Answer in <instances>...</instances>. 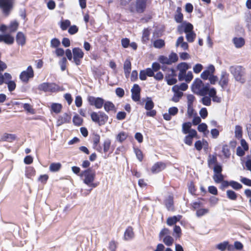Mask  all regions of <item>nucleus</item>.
Returning a JSON list of instances; mask_svg holds the SVG:
<instances>
[{"instance_id":"41","label":"nucleus","mask_w":251,"mask_h":251,"mask_svg":"<svg viewBox=\"0 0 251 251\" xmlns=\"http://www.w3.org/2000/svg\"><path fill=\"white\" fill-rule=\"evenodd\" d=\"M127 138V134L126 132L122 131L119 133L117 135L116 140L120 143H123Z\"/></svg>"},{"instance_id":"57","label":"nucleus","mask_w":251,"mask_h":251,"mask_svg":"<svg viewBox=\"0 0 251 251\" xmlns=\"http://www.w3.org/2000/svg\"><path fill=\"white\" fill-rule=\"evenodd\" d=\"M224 176L222 173L217 174L216 176L213 175V178L214 181L217 183H220L224 180Z\"/></svg>"},{"instance_id":"30","label":"nucleus","mask_w":251,"mask_h":251,"mask_svg":"<svg viewBox=\"0 0 251 251\" xmlns=\"http://www.w3.org/2000/svg\"><path fill=\"white\" fill-rule=\"evenodd\" d=\"M150 35V29L148 28H144L143 31L142 41L143 43H145L149 40V36Z\"/></svg>"},{"instance_id":"20","label":"nucleus","mask_w":251,"mask_h":251,"mask_svg":"<svg viewBox=\"0 0 251 251\" xmlns=\"http://www.w3.org/2000/svg\"><path fill=\"white\" fill-rule=\"evenodd\" d=\"M210 88V84L208 83L204 84L201 87L200 91H197V94L200 96L206 95L208 94V91Z\"/></svg>"},{"instance_id":"59","label":"nucleus","mask_w":251,"mask_h":251,"mask_svg":"<svg viewBox=\"0 0 251 251\" xmlns=\"http://www.w3.org/2000/svg\"><path fill=\"white\" fill-rule=\"evenodd\" d=\"M169 59L171 61V64L177 61L178 59L177 54L175 52H172L169 55Z\"/></svg>"},{"instance_id":"43","label":"nucleus","mask_w":251,"mask_h":251,"mask_svg":"<svg viewBox=\"0 0 251 251\" xmlns=\"http://www.w3.org/2000/svg\"><path fill=\"white\" fill-rule=\"evenodd\" d=\"M216 163H219L217 161V158L216 154H213L212 158H209L207 160L208 166L211 168L212 165L216 164Z\"/></svg>"},{"instance_id":"62","label":"nucleus","mask_w":251,"mask_h":251,"mask_svg":"<svg viewBox=\"0 0 251 251\" xmlns=\"http://www.w3.org/2000/svg\"><path fill=\"white\" fill-rule=\"evenodd\" d=\"M228 245V241H224L220 243L217 245V248L221 251H224L226 249Z\"/></svg>"},{"instance_id":"5","label":"nucleus","mask_w":251,"mask_h":251,"mask_svg":"<svg viewBox=\"0 0 251 251\" xmlns=\"http://www.w3.org/2000/svg\"><path fill=\"white\" fill-rule=\"evenodd\" d=\"M34 71L31 66L29 65L27 67L25 71H22L19 76L21 80L25 83H27L30 78L34 77Z\"/></svg>"},{"instance_id":"28","label":"nucleus","mask_w":251,"mask_h":251,"mask_svg":"<svg viewBox=\"0 0 251 251\" xmlns=\"http://www.w3.org/2000/svg\"><path fill=\"white\" fill-rule=\"evenodd\" d=\"M206 144L207 146H208V144L206 140L203 139L202 142H201V140H197L195 143V149L198 151H200L201 150V149L203 148V146L204 144Z\"/></svg>"},{"instance_id":"8","label":"nucleus","mask_w":251,"mask_h":251,"mask_svg":"<svg viewBox=\"0 0 251 251\" xmlns=\"http://www.w3.org/2000/svg\"><path fill=\"white\" fill-rule=\"evenodd\" d=\"M141 89L137 84H134L131 89L132 100L135 102L140 100Z\"/></svg>"},{"instance_id":"19","label":"nucleus","mask_w":251,"mask_h":251,"mask_svg":"<svg viewBox=\"0 0 251 251\" xmlns=\"http://www.w3.org/2000/svg\"><path fill=\"white\" fill-rule=\"evenodd\" d=\"M16 41L19 45L24 46L25 43V37L22 32L19 31L16 36Z\"/></svg>"},{"instance_id":"17","label":"nucleus","mask_w":251,"mask_h":251,"mask_svg":"<svg viewBox=\"0 0 251 251\" xmlns=\"http://www.w3.org/2000/svg\"><path fill=\"white\" fill-rule=\"evenodd\" d=\"M104 110L109 113L110 111H112L114 112H116L117 109L114 103L111 101L104 100V104L103 105Z\"/></svg>"},{"instance_id":"13","label":"nucleus","mask_w":251,"mask_h":251,"mask_svg":"<svg viewBox=\"0 0 251 251\" xmlns=\"http://www.w3.org/2000/svg\"><path fill=\"white\" fill-rule=\"evenodd\" d=\"M202 85H203L202 81L199 78H196L191 85L192 92L197 94V91H200Z\"/></svg>"},{"instance_id":"63","label":"nucleus","mask_w":251,"mask_h":251,"mask_svg":"<svg viewBox=\"0 0 251 251\" xmlns=\"http://www.w3.org/2000/svg\"><path fill=\"white\" fill-rule=\"evenodd\" d=\"M78 31V27L75 25H71L68 29V32L71 35H74Z\"/></svg>"},{"instance_id":"9","label":"nucleus","mask_w":251,"mask_h":251,"mask_svg":"<svg viewBox=\"0 0 251 251\" xmlns=\"http://www.w3.org/2000/svg\"><path fill=\"white\" fill-rule=\"evenodd\" d=\"M229 82V74L224 70L221 72V75L220 76V80L218 82L219 85L225 89L228 85Z\"/></svg>"},{"instance_id":"31","label":"nucleus","mask_w":251,"mask_h":251,"mask_svg":"<svg viewBox=\"0 0 251 251\" xmlns=\"http://www.w3.org/2000/svg\"><path fill=\"white\" fill-rule=\"evenodd\" d=\"M35 175V170L32 167L29 166L26 168L25 175L27 178H31Z\"/></svg>"},{"instance_id":"35","label":"nucleus","mask_w":251,"mask_h":251,"mask_svg":"<svg viewBox=\"0 0 251 251\" xmlns=\"http://www.w3.org/2000/svg\"><path fill=\"white\" fill-rule=\"evenodd\" d=\"M73 122L74 125L76 126H80L83 123V119L78 115L75 114L73 118Z\"/></svg>"},{"instance_id":"36","label":"nucleus","mask_w":251,"mask_h":251,"mask_svg":"<svg viewBox=\"0 0 251 251\" xmlns=\"http://www.w3.org/2000/svg\"><path fill=\"white\" fill-rule=\"evenodd\" d=\"M158 60L162 65H171V61L169 60V58L163 55H160Z\"/></svg>"},{"instance_id":"21","label":"nucleus","mask_w":251,"mask_h":251,"mask_svg":"<svg viewBox=\"0 0 251 251\" xmlns=\"http://www.w3.org/2000/svg\"><path fill=\"white\" fill-rule=\"evenodd\" d=\"M99 114L100 117L99 126H101L104 125L108 120V116L106 115L104 112L101 111H99Z\"/></svg>"},{"instance_id":"23","label":"nucleus","mask_w":251,"mask_h":251,"mask_svg":"<svg viewBox=\"0 0 251 251\" xmlns=\"http://www.w3.org/2000/svg\"><path fill=\"white\" fill-rule=\"evenodd\" d=\"M233 42L236 48L242 47L245 43V40L243 37H234L233 39Z\"/></svg>"},{"instance_id":"4","label":"nucleus","mask_w":251,"mask_h":251,"mask_svg":"<svg viewBox=\"0 0 251 251\" xmlns=\"http://www.w3.org/2000/svg\"><path fill=\"white\" fill-rule=\"evenodd\" d=\"M14 0H0V8L5 16H8L13 7Z\"/></svg>"},{"instance_id":"51","label":"nucleus","mask_w":251,"mask_h":251,"mask_svg":"<svg viewBox=\"0 0 251 251\" xmlns=\"http://www.w3.org/2000/svg\"><path fill=\"white\" fill-rule=\"evenodd\" d=\"M197 129L199 132H203V133H205V132H208L207 126L204 123L200 124L198 126Z\"/></svg>"},{"instance_id":"54","label":"nucleus","mask_w":251,"mask_h":251,"mask_svg":"<svg viewBox=\"0 0 251 251\" xmlns=\"http://www.w3.org/2000/svg\"><path fill=\"white\" fill-rule=\"evenodd\" d=\"M174 236L179 238L181 235V229L179 226L175 225L174 227Z\"/></svg>"},{"instance_id":"24","label":"nucleus","mask_w":251,"mask_h":251,"mask_svg":"<svg viewBox=\"0 0 251 251\" xmlns=\"http://www.w3.org/2000/svg\"><path fill=\"white\" fill-rule=\"evenodd\" d=\"M134 236V232L133 231V228L129 226L126 229L124 233V238L126 240H128L132 238Z\"/></svg>"},{"instance_id":"38","label":"nucleus","mask_w":251,"mask_h":251,"mask_svg":"<svg viewBox=\"0 0 251 251\" xmlns=\"http://www.w3.org/2000/svg\"><path fill=\"white\" fill-rule=\"evenodd\" d=\"M242 127L239 125H236L235 127V137L239 139L242 138Z\"/></svg>"},{"instance_id":"40","label":"nucleus","mask_w":251,"mask_h":251,"mask_svg":"<svg viewBox=\"0 0 251 251\" xmlns=\"http://www.w3.org/2000/svg\"><path fill=\"white\" fill-rule=\"evenodd\" d=\"M226 196L229 200L235 201L237 199V194L233 190H228L226 191Z\"/></svg>"},{"instance_id":"15","label":"nucleus","mask_w":251,"mask_h":251,"mask_svg":"<svg viewBox=\"0 0 251 251\" xmlns=\"http://www.w3.org/2000/svg\"><path fill=\"white\" fill-rule=\"evenodd\" d=\"M71 116L68 113H65L62 116H59L57 120V126H60L64 123H69L71 122Z\"/></svg>"},{"instance_id":"29","label":"nucleus","mask_w":251,"mask_h":251,"mask_svg":"<svg viewBox=\"0 0 251 251\" xmlns=\"http://www.w3.org/2000/svg\"><path fill=\"white\" fill-rule=\"evenodd\" d=\"M153 45L156 49H161L165 46V42L162 39H157L154 41Z\"/></svg>"},{"instance_id":"27","label":"nucleus","mask_w":251,"mask_h":251,"mask_svg":"<svg viewBox=\"0 0 251 251\" xmlns=\"http://www.w3.org/2000/svg\"><path fill=\"white\" fill-rule=\"evenodd\" d=\"M154 106V103L152 100L151 97H147L146 98V101L145 105V108L147 110H149L153 109Z\"/></svg>"},{"instance_id":"16","label":"nucleus","mask_w":251,"mask_h":251,"mask_svg":"<svg viewBox=\"0 0 251 251\" xmlns=\"http://www.w3.org/2000/svg\"><path fill=\"white\" fill-rule=\"evenodd\" d=\"M164 204L167 209L168 211H174L175 209L174 204L173 196L169 195L168 198L165 200Z\"/></svg>"},{"instance_id":"14","label":"nucleus","mask_w":251,"mask_h":251,"mask_svg":"<svg viewBox=\"0 0 251 251\" xmlns=\"http://www.w3.org/2000/svg\"><path fill=\"white\" fill-rule=\"evenodd\" d=\"M3 42L7 45H12L14 42V38L9 33L0 34V42Z\"/></svg>"},{"instance_id":"58","label":"nucleus","mask_w":251,"mask_h":251,"mask_svg":"<svg viewBox=\"0 0 251 251\" xmlns=\"http://www.w3.org/2000/svg\"><path fill=\"white\" fill-rule=\"evenodd\" d=\"M16 136L13 134L5 133L3 136L4 140L8 142H12L15 140Z\"/></svg>"},{"instance_id":"33","label":"nucleus","mask_w":251,"mask_h":251,"mask_svg":"<svg viewBox=\"0 0 251 251\" xmlns=\"http://www.w3.org/2000/svg\"><path fill=\"white\" fill-rule=\"evenodd\" d=\"M222 152L226 158H228L231 155L230 150L226 144L223 145Z\"/></svg>"},{"instance_id":"6","label":"nucleus","mask_w":251,"mask_h":251,"mask_svg":"<svg viewBox=\"0 0 251 251\" xmlns=\"http://www.w3.org/2000/svg\"><path fill=\"white\" fill-rule=\"evenodd\" d=\"M104 100L101 97H95L88 96L87 101L91 106H94L97 109H100L104 104Z\"/></svg>"},{"instance_id":"48","label":"nucleus","mask_w":251,"mask_h":251,"mask_svg":"<svg viewBox=\"0 0 251 251\" xmlns=\"http://www.w3.org/2000/svg\"><path fill=\"white\" fill-rule=\"evenodd\" d=\"M186 34V38L187 40L190 43L194 42L196 37V33L194 31H191Z\"/></svg>"},{"instance_id":"7","label":"nucleus","mask_w":251,"mask_h":251,"mask_svg":"<svg viewBox=\"0 0 251 251\" xmlns=\"http://www.w3.org/2000/svg\"><path fill=\"white\" fill-rule=\"evenodd\" d=\"M73 60L76 66L81 64L82 59L84 57V52L82 50L78 47H75L73 49Z\"/></svg>"},{"instance_id":"12","label":"nucleus","mask_w":251,"mask_h":251,"mask_svg":"<svg viewBox=\"0 0 251 251\" xmlns=\"http://www.w3.org/2000/svg\"><path fill=\"white\" fill-rule=\"evenodd\" d=\"M166 167V165L165 163L162 162H157L151 167V171L152 174H157Z\"/></svg>"},{"instance_id":"50","label":"nucleus","mask_w":251,"mask_h":251,"mask_svg":"<svg viewBox=\"0 0 251 251\" xmlns=\"http://www.w3.org/2000/svg\"><path fill=\"white\" fill-rule=\"evenodd\" d=\"M230 186L235 190H239L242 188V184L236 181L230 180Z\"/></svg>"},{"instance_id":"25","label":"nucleus","mask_w":251,"mask_h":251,"mask_svg":"<svg viewBox=\"0 0 251 251\" xmlns=\"http://www.w3.org/2000/svg\"><path fill=\"white\" fill-rule=\"evenodd\" d=\"M62 108V104L59 103H52L50 106L51 111L56 114L60 113Z\"/></svg>"},{"instance_id":"60","label":"nucleus","mask_w":251,"mask_h":251,"mask_svg":"<svg viewBox=\"0 0 251 251\" xmlns=\"http://www.w3.org/2000/svg\"><path fill=\"white\" fill-rule=\"evenodd\" d=\"M23 108L27 112L34 114L35 113L34 109H33L30 104L28 103H25L23 104Z\"/></svg>"},{"instance_id":"45","label":"nucleus","mask_w":251,"mask_h":251,"mask_svg":"<svg viewBox=\"0 0 251 251\" xmlns=\"http://www.w3.org/2000/svg\"><path fill=\"white\" fill-rule=\"evenodd\" d=\"M163 242L166 245L170 246L174 242V239L170 235H166L163 239Z\"/></svg>"},{"instance_id":"64","label":"nucleus","mask_w":251,"mask_h":251,"mask_svg":"<svg viewBox=\"0 0 251 251\" xmlns=\"http://www.w3.org/2000/svg\"><path fill=\"white\" fill-rule=\"evenodd\" d=\"M165 80L167 81V83L169 85H174L177 82V79L175 78V77H166V75L165 76Z\"/></svg>"},{"instance_id":"44","label":"nucleus","mask_w":251,"mask_h":251,"mask_svg":"<svg viewBox=\"0 0 251 251\" xmlns=\"http://www.w3.org/2000/svg\"><path fill=\"white\" fill-rule=\"evenodd\" d=\"M71 25V22L69 20H65L60 22V28L62 30H66Z\"/></svg>"},{"instance_id":"18","label":"nucleus","mask_w":251,"mask_h":251,"mask_svg":"<svg viewBox=\"0 0 251 251\" xmlns=\"http://www.w3.org/2000/svg\"><path fill=\"white\" fill-rule=\"evenodd\" d=\"M182 217V216L180 215L170 217L167 220V224L169 226H173L179 221Z\"/></svg>"},{"instance_id":"61","label":"nucleus","mask_w":251,"mask_h":251,"mask_svg":"<svg viewBox=\"0 0 251 251\" xmlns=\"http://www.w3.org/2000/svg\"><path fill=\"white\" fill-rule=\"evenodd\" d=\"M67 60L66 57H63L61 60L59 62V64L60 66L62 71H64L66 69V63Z\"/></svg>"},{"instance_id":"39","label":"nucleus","mask_w":251,"mask_h":251,"mask_svg":"<svg viewBox=\"0 0 251 251\" xmlns=\"http://www.w3.org/2000/svg\"><path fill=\"white\" fill-rule=\"evenodd\" d=\"M111 140L109 138H106L103 142V151L106 153L109 151L111 147Z\"/></svg>"},{"instance_id":"55","label":"nucleus","mask_w":251,"mask_h":251,"mask_svg":"<svg viewBox=\"0 0 251 251\" xmlns=\"http://www.w3.org/2000/svg\"><path fill=\"white\" fill-rule=\"evenodd\" d=\"M208 209L206 208H200L196 211V216L201 217L208 213Z\"/></svg>"},{"instance_id":"1","label":"nucleus","mask_w":251,"mask_h":251,"mask_svg":"<svg viewBox=\"0 0 251 251\" xmlns=\"http://www.w3.org/2000/svg\"><path fill=\"white\" fill-rule=\"evenodd\" d=\"M229 70L236 81L242 83L245 82V79L243 78L245 75V69L243 67L240 65L231 66Z\"/></svg>"},{"instance_id":"52","label":"nucleus","mask_w":251,"mask_h":251,"mask_svg":"<svg viewBox=\"0 0 251 251\" xmlns=\"http://www.w3.org/2000/svg\"><path fill=\"white\" fill-rule=\"evenodd\" d=\"M134 151L138 160L141 162L143 159V155L141 150L138 148H134Z\"/></svg>"},{"instance_id":"47","label":"nucleus","mask_w":251,"mask_h":251,"mask_svg":"<svg viewBox=\"0 0 251 251\" xmlns=\"http://www.w3.org/2000/svg\"><path fill=\"white\" fill-rule=\"evenodd\" d=\"M5 83L7 84L8 89L10 92L13 91L16 87V84L13 80L5 81Z\"/></svg>"},{"instance_id":"11","label":"nucleus","mask_w":251,"mask_h":251,"mask_svg":"<svg viewBox=\"0 0 251 251\" xmlns=\"http://www.w3.org/2000/svg\"><path fill=\"white\" fill-rule=\"evenodd\" d=\"M148 0H136L135 11L137 13H143L146 10Z\"/></svg>"},{"instance_id":"32","label":"nucleus","mask_w":251,"mask_h":251,"mask_svg":"<svg viewBox=\"0 0 251 251\" xmlns=\"http://www.w3.org/2000/svg\"><path fill=\"white\" fill-rule=\"evenodd\" d=\"M61 168L60 163H52L50 166V171L51 172H56L59 171Z\"/></svg>"},{"instance_id":"10","label":"nucleus","mask_w":251,"mask_h":251,"mask_svg":"<svg viewBox=\"0 0 251 251\" xmlns=\"http://www.w3.org/2000/svg\"><path fill=\"white\" fill-rule=\"evenodd\" d=\"M194 138H198V133L195 129L191 130V132L186 135L184 139V143L189 146H191L193 144V141Z\"/></svg>"},{"instance_id":"34","label":"nucleus","mask_w":251,"mask_h":251,"mask_svg":"<svg viewBox=\"0 0 251 251\" xmlns=\"http://www.w3.org/2000/svg\"><path fill=\"white\" fill-rule=\"evenodd\" d=\"M183 31L185 33H189L191 31H193V25L192 24L189 22H187L186 21L183 22Z\"/></svg>"},{"instance_id":"22","label":"nucleus","mask_w":251,"mask_h":251,"mask_svg":"<svg viewBox=\"0 0 251 251\" xmlns=\"http://www.w3.org/2000/svg\"><path fill=\"white\" fill-rule=\"evenodd\" d=\"M192 123L190 122H187L183 123L182 126V132L183 134H187L191 132V130L194 129L192 128Z\"/></svg>"},{"instance_id":"53","label":"nucleus","mask_w":251,"mask_h":251,"mask_svg":"<svg viewBox=\"0 0 251 251\" xmlns=\"http://www.w3.org/2000/svg\"><path fill=\"white\" fill-rule=\"evenodd\" d=\"M100 141V136L98 133H94L93 138V148H95L98 146Z\"/></svg>"},{"instance_id":"3","label":"nucleus","mask_w":251,"mask_h":251,"mask_svg":"<svg viewBox=\"0 0 251 251\" xmlns=\"http://www.w3.org/2000/svg\"><path fill=\"white\" fill-rule=\"evenodd\" d=\"M79 176L81 177L84 176L83 183L86 185H89V184L93 182L95 180L96 172L91 168H88L83 171L79 175Z\"/></svg>"},{"instance_id":"56","label":"nucleus","mask_w":251,"mask_h":251,"mask_svg":"<svg viewBox=\"0 0 251 251\" xmlns=\"http://www.w3.org/2000/svg\"><path fill=\"white\" fill-rule=\"evenodd\" d=\"M201 118L199 116L197 115V112H195L194 115L193 116V119L192 120V122H191L192 125L194 126L199 125L201 122Z\"/></svg>"},{"instance_id":"37","label":"nucleus","mask_w":251,"mask_h":251,"mask_svg":"<svg viewBox=\"0 0 251 251\" xmlns=\"http://www.w3.org/2000/svg\"><path fill=\"white\" fill-rule=\"evenodd\" d=\"M213 169L214 172V175H215L216 176L217 174H221L222 173L223 166L220 163H216V164L214 165Z\"/></svg>"},{"instance_id":"49","label":"nucleus","mask_w":251,"mask_h":251,"mask_svg":"<svg viewBox=\"0 0 251 251\" xmlns=\"http://www.w3.org/2000/svg\"><path fill=\"white\" fill-rule=\"evenodd\" d=\"M90 116H91V118L92 121L93 122L97 123L99 125L100 117H99V112L98 113L96 112H92L91 113Z\"/></svg>"},{"instance_id":"2","label":"nucleus","mask_w":251,"mask_h":251,"mask_svg":"<svg viewBox=\"0 0 251 251\" xmlns=\"http://www.w3.org/2000/svg\"><path fill=\"white\" fill-rule=\"evenodd\" d=\"M40 91L44 92L56 93L63 90V88L53 82H43L38 86Z\"/></svg>"},{"instance_id":"46","label":"nucleus","mask_w":251,"mask_h":251,"mask_svg":"<svg viewBox=\"0 0 251 251\" xmlns=\"http://www.w3.org/2000/svg\"><path fill=\"white\" fill-rule=\"evenodd\" d=\"M19 23L16 21H12L10 23L9 26V29L10 32L16 31L18 27Z\"/></svg>"},{"instance_id":"26","label":"nucleus","mask_w":251,"mask_h":251,"mask_svg":"<svg viewBox=\"0 0 251 251\" xmlns=\"http://www.w3.org/2000/svg\"><path fill=\"white\" fill-rule=\"evenodd\" d=\"M189 68H190V66L187 63L184 62L179 63L176 66V69L178 70L183 72H186Z\"/></svg>"},{"instance_id":"42","label":"nucleus","mask_w":251,"mask_h":251,"mask_svg":"<svg viewBox=\"0 0 251 251\" xmlns=\"http://www.w3.org/2000/svg\"><path fill=\"white\" fill-rule=\"evenodd\" d=\"M202 96L203 97L201 99L200 102L205 106H210L211 104V98L206 95Z\"/></svg>"}]
</instances>
